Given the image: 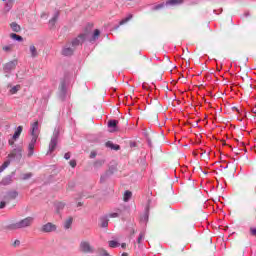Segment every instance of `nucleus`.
<instances>
[{"label": "nucleus", "mask_w": 256, "mask_h": 256, "mask_svg": "<svg viewBox=\"0 0 256 256\" xmlns=\"http://www.w3.org/2000/svg\"><path fill=\"white\" fill-rule=\"evenodd\" d=\"M34 220L35 219L31 216L26 217V218L20 220L19 222L10 224L8 226V229L15 230V229H25V227H31V225H33Z\"/></svg>", "instance_id": "obj_1"}, {"label": "nucleus", "mask_w": 256, "mask_h": 256, "mask_svg": "<svg viewBox=\"0 0 256 256\" xmlns=\"http://www.w3.org/2000/svg\"><path fill=\"white\" fill-rule=\"evenodd\" d=\"M89 36V31L84 32L83 34H80L77 38H75L72 41V47H78V45H82V43H85V40Z\"/></svg>", "instance_id": "obj_2"}, {"label": "nucleus", "mask_w": 256, "mask_h": 256, "mask_svg": "<svg viewBox=\"0 0 256 256\" xmlns=\"http://www.w3.org/2000/svg\"><path fill=\"white\" fill-rule=\"evenodd\" d=\"M41 231L42 233H53V231H57V225L48 222L41 227Z\"/></svg>", "instance_id": "obj_3"}, {"label": "nucleus", "mask_w": 256, "mask_h": 256, "mask_svg": "<svg viewBox=\"0 0 256 256\" xmlns=\"http://www.w3.org/2000/svg\"><path fill=\"white\" fill-rule=\"evenodd\" d=\"M21 133H23V126H18L14 135L12 136V139L8 141L9 145L13 146L15 145V141L21 137Z\"/></svg>", "instance_id": "obj_4"}, {"label": "nucleus", "mask_w": 256, "mask_h": 256, "mask_svg": "<svg viewBox=\"0 0 256 256\" xmlns=\"http://www.w3.org/2000/svg\"><path fill=\"white\" fill-rule=\"evenodd\" d=\"M58 141H59V135L54 134L52 136L50 144H49V151H50V153H53V151H55V148L57 147Z\"/></svg>", "instance_id": "obj_5"}, {"label": "nucleus", "mask_w": 256, "mask_h": 256, "mask_svg": "<svg viewBox=\"0 0 256 256\" xmlns=\"http://www.w3.org/2000/svg\"><path fill=\"white\" fill-rule=\"evenodd\" d=\"M37 131H39L38 120L34 121V123L31 124V136L36 137V139H39V133H37Z\"/></svg>", "instance_id": "obj_6"}, {"label": "nucleus", "mask_w": 256, "mask_h": 256, "mask_svg": "<svg viewBox=\"0 0 256 256\" xmlns=\"http://www.w3.org/2000/svg\"><path fill=\"white\" fill-rule=\"evenodd\" d=\"M119 121L117 120H109L108 127L111 129L110 133H117L119 131Z\"/></svg>", "instance_id": "obj_7"}, {"label": "nucleus", "mask_w": 256, "mask_h": 256, "mask_svg": "<svg viewBox=\"0 0 256 256\" xmlns=\"http://www.w3.org/2000/svg\"><path fill=\"white\" fill-rule=\"evenodd\" d=\"M35 143H37V136L32 137L28 145V157H33V151L35 150Z\"/></svg>", "instance_id": "obj_8"}, {"label": "nucleus", "mask_w": 256, "mask_h": 256, "mask_svg": "<svg viewBox=\"0 0 256 256\" xmlns=\"http://www.w3.org/2000/svg\"><path fill=\"white\" fill-rule=\"evenodd\" d=\"M23 156V148L18 147L15 148L10 154L9 157H14L16 159H21V157Z\"/></svg>", "instance_id": "obj_9"}, {"label": "nucleus", "mask_w": 256, "mask_h": 256, "mask_svg": "<svg viewBox=\"0 0 256 256\" xmlns=\"http://www.w3.org/2000/svg\"><path fill=\"white\" fill-rule=\"evenodd\" d=\"M18 195L19 193H17V191H10L5 195L4 201H6V203H9L13 201V199H17Z\"/></svg>", "instance_id": "obj_10"}, {"label": "nucleus", "mask_w": 256, "mask_h": 256, "mask_svg": "<svg viewBox=\"0 0 256 256\" xmlns=\"http://www.w3.org/2000/svg\"><path fill=\"white\" fill-rule=\"evenodd\" d=\"M80 249L83 251V253H90L91 249H93V246L87 241H82L80 243Z\"/></svg>", "instance_id": "obj_11"}, {"label": "nucleus", "mask_w": 256, "mask_h": 256, "mask_svg": "<svg viewBox=\"0 0 256 256\" xmlns=\"http://www.w3.org/2000/svg\"><path fill=\"white\" fill-rule=\"evenodd\" d=\"M15 67H17V61H10L8 63H6L3 67L4 71L6 73H9V71H13L15 69Z\"/></svg>", "instance_id": "obj_12"}, {"label": "nucleus", "mask_w": 256, "mask_h": 256, "mask_svg": "<svg viewBox=\"0 0 256 256\" xmlns=\"http://www.w3.org/2000/svg\"><path fill=\"white\" fill-rule=\"evenodd\" d=\"M106 147H108L109 149H112L114 151H119V149H121V146L114 144L111 141L106 142Z\"/></svg>", "instance_id": "obj_13"}, {"label": "nucleus", "mask_w": 256, "mask_h": 256, "mask_svg": "<svg viewBox=\"0 0 256 256\" xmlns=\"http://www.w3.org/2000/svg\"><path fill=\"white\" fill-rule=\"evenodd\" d=\"M10 27L15 33H19V31H21V26H19V24H17L16 22H12L10 24Z\"/></svg>", "instance_id": "obj_14"}, {"label": "nucleus", "mask_w": 256, "mask_h": 256, "mask_svg": "<svg viewBox=\"0 0 256 256\" xmlns=\"http://www.w3.org/2000/svg\"><path fill=\"white\" fill-rule=\"evenodd\" d=\"M73 48L71 47H66L63 49L62 54L65 55L66 57H69V55H73Z\"/></svg>", "instance_id": "obj_15"}, {"label": "nucleus", "mask_w": 256, "mask_h": 256, "mask_svg": "<svg viewBox=\"0 0 256 256\" xmlns=\"http://www.w3.org/2000/svg\"><path fill=\"white\" fill-rule=\"evenodd\" d=\"M100 227H109V219H107V217H103L100 219Z\"/></svg>", "instance_id": "obj_16"}, {"label": "nucleus", "mask_w": 256, "mask_h": 256, "mask_svg": "<svg viewBox=\"0 0 256 256\" xmlns=\"http://www.w3.org/2000/svg\"><path fill=\"white\" fill-rule=\"evenodd\" d=\"M131 197H133V193L131 191H126L123 195V201H125V203H127V201H129V199H131Z\"/></svg>", "instance_id": "obj_17"}, {"label": "nucleus", "mask_w": 256, "mask_h": 256, "mask_svg": "<svg viewBox=\"0 0 256 256\" xmlns=\"http://www.w3.org/2000/svg\"><path fill=\"white\" fill-rule=\"evenodd\" d=\"M133 19V15L129 14L126 18L122 19L119 25H125V23H129Z\"/></svg>", "instance_id": "obj_18"}, {"label": "nucleus", "mask_w": 256, "mask_h": 256, "mask_svg": "<svg viewBox=\"0 0 256 256\" xmlns=\"http://www.w3.org/2000/svg\"><path fill=\"white\" fill-rule=\"evenodd\" d=\"M71 225H73V218H68V219L64 222V228H65V229H71Z\"/></svg>", "instance_id": "obj_19"}, {"label": "nucleus", "mask_w": 256, "mask_h": 256, "mask_svg": "<svg viewBox=\"0 0 256 256\" xmlns=\"http://www.w3.org/2000/svg\"><path fill=\"white\" fill-rule=\"evenodd\" d=\"M57 19H59V12H56L53 18L49 21L50 25H55V23H57Z\"/></svg>", "instance_id": "obj_20"}, {"label": "nucleus", "mask_w": 256, "mask_h": 256, "mask_svg": "<svg viewBox=\"0 0 256 256\" xmlns=\"http://www.w3.org/2000/svg\"><path fill=\"white\" fill-rule=\"evenodd\" d=\"M11 164V162L9 160H7L6 162H4L1 166H0V173H3V171H5V169H7V167H9V165Z\"/></svg>", "instance_id": "obj_21"}, {"label": "nucleus", "mask_w": 256, "mask_h": 256, "mask_svg": "<svg viewBox=\"0 0 256 256\" xmlns=\"http://www.w3.org/2000/svg\"><path fill=\"white\" fill-rule=\"evenodd\" d=\"M20 89H21V86H20V85L13 86V87L10 89L11 95H15V93H17V91H19Z\"/></svg>", "instance_id": "obj_22"}, {"label": "nucleus", "mask_w": 256, "mask_h": 256, "mask_svg": "<svg viewBox=\"0 0 256 256\" xmlns=\"http://www.w3.org/2000/svg\"><path fill=\"white\" fill-rule=\"evenodd\" d=\"M11 39H15L16 41H23V37L17 35L15 33L10 34Z\"/></svg>", "instance_id": "obj_23"}, {"label": "nucleus", "mask_w": 256, "mask_h": 256, "mask_svg": "<svg viewBox=\"0 0 256 256\" xmlns=\"http://www.w3.org/2000/svg\"><path fill=\"white\" fill-rule=\"evenodd\" d=\"M30 53L32 57H37V48L33 45L30 46Z\"/></svg>", "instance_id": "obj_24"}, {"label": "nucleus", "mask_w": 256, "mask_h": 256, "mask_svg": "<svg viewBox=\"0 0 256 256\" xmlns=\"http://www.w3.org/2000/svg\"><path fill=\"white\" fill-rule=\"evenodd\" d=\"M167 3H168V5H179V4L183 3V0H170Z\"/></svg>", "instance_id": "obj_25"}, {"label": "nucleus", "mask_w": 256, "mask_h": 256, "mask_svg": "<svg viewBox=\"0 0 256 256\" xmlns=\"http://www.w3.org/2000/svg\"><path fill=\"white\" fill-rule=\"evenodd\" d=\"M109 247H111L112 249H115V247H119V243L115 240H111L109 241Z\"/></svg>", "instance_id": "obj_26"}, {"label": "nucleus", "mask_w": 256, "mask_h": 256, "mask_svg": "<svg viewBox=\"0 0 256 256\" xmlns=\"http://www.w3.org/2000/svg\"><path fill=\"white\" fill-rule=\"evenodd\" d=\"M103 163H105L103 160H97L94 162V167H102Z\"/></svg>", "instance_id": "obj_27"}, {"label": "nucleus", "mask_w": 256, "mask_h": 256, "mask_svg": "<svg viewBox=\"0 0 256 256\" xmlns=\"http://www.w3.org/2000/svg\"><path fill=\"white\" fill-rule=\"evenodd\" d=\"M31 177H33L32 173H26V174H23L22 179L27 180V179H31Z\"/></svg>", "instance_id": "obj_28"}, {"label": "nucleus", "mask_w": 256, "mask_h": 256, "mask_svg": "<svg viewBox=\"0 0 256 256\" xmlns=\"http://www.w3.org/2000/svg\"><path fill=\"white\" fill-rule=\"evenodd\" d=\"M99 35H101V31H99V29H96L93 34V39H97V37H99Z\"/></svg>", "instance_id": "obj_29"}, {"label": "nucleus", "mask_w": 256, "mask_h": 256, "mask_svg": "<svg viewBox=\"0 0 256 256\" xmlns=\"http://www.w3.org/2000/svg\"><path fill=\"white\" fill-rule=\"evenodd\" d=\"M69 165L72 166L73 169H75V167H77V161L71 160V161L69 162Z\"/></svg>", "instance_id": "obj_30"}, {"label": "nucleus", "mask_w": 256, "mask_h": 256, "mask_svg": "<svg viewBox=\"0 0 256 256\" xmlns=\"http://www.w3.org/2000/svg\"><path fill=\"white\" fill-rule=\"evenodd\" d=\"M143 239H145V233H140V235L138 237V243H141V241H143Z\"/></svg>", "instance_id": "obj_31"}, {"label": "nucleus", "mask_w": 256, "mask_h": 256, "mask_svg": "<svg viewBox=\"0 0 256 256\" xmlns=\"http://www.w3.org/2000/svg\"><path fill=\"white\" fill-rule=\"evenodd\" d=\"M250 235H252L253 237L256 236V228H253V227L250 228Z\"/></svg>", "instance_id": "obj_32"}, {"label": "nucleus", "mask_w": 256, "mask_h": 256, "mask_svg": "<svg viewBox=\"0 0 256 256\" xmlns=\"http://www.w3.org/2000/svg\"><path fill=\"white\" fill-rule=\"evenodd\" d=\"M7 200L0 202V209H4L5 205H7Z\"/></svg>", "instance_id": "obj_33"}, {"label": "nucleus", "mask_w": 256, "mask_h": 256, "mask_svg": "<svg viewBox=\"0 0 256 256\" xmlns=\"http://www.w3.org/2000/svg\"><path fill=\"white\" fill-rule=\"evenodd\" d=\"M97 157V154L95 152H91L90 159H95Z\"/></svg>", "instance_id": "obj_34"}, {"label": "nucleus", "mask_w": 256, "mask_h": 256, "mask_svg": "<svg viewBox=\"0 0 256 256\" xmlns=\"http://www.w3.org/2000/svg\"><path fill=\"white\" fill-rule=\"evenodd\" d=\"M64 159H66V160L71 159V154H70V153H66V154L64 155Z\"/></svg>", "instance_id": "obj_35"}, {"label": "nucleus", "mask_w": 256, "mask_h": 256, "mask_svg": "<svg viewBox=\"0 0 256 256\" xmlns=\"http://www.w3.org/2000/svg\"><path fill=\"white\" fill-rule=\"evenodd\" d=\"M110 217H112V218L119 217V214L118 213H112V214H110Z\"/></svg>", "instance_id": "obj_36"}, {"label": "nucleus", "mask_w": 256, "mask_h": 256, "mask_svg": "<svg viewBox=\"0 0 256 256\" xmlns=\"http://www.w3.org/2000/svg\"><path fill=\"white\" fill-rule=\"evenodd\" d=\"M11 49V47H9V46H4L3 47V51H9Z\"/></svg>", "instance_id": "obj_37"}, {"label": "nucleus", "mask_w": 256, "mask_h": 256, "mask_svg": "<svg viewBox=\"0 0 256 256\" xmlns=\"http://www.w3.org/2000/svg\"><path fill=\"white\" fill-rule=\"evenodd\" d=\"M20 241L19 240H16L15 242H14V246L16 247V245H20Z\"/></svg>", "instance_id": "obj_38"}, {"label": "nucleus", "mask_w": 256, "mask_h": 256, "mask_svg": "<svg viewBox=\"0 0 256 256\" xmlns=\"http://www.w3.org/2000/svg\"><path fill=\"white\" fill-rule=\"evenodd\" d=\"M121 247H122V249H125L127 247V244L126 243H122Z\"/></svg>", "instance_id": "obj_39"}, {"label": "nucleus", "mask_w": 256, "mask_h": 256, "mask_svg": "<svg viewBox=\"0 0 256 256\" xmlns=\"http://www.w3.org/2000/svg\"><path fill=\"white\" fill-rule=\"evenodd\" d=\"M61 89H62V90L65 89V83H64V82L61 83Z\"/></svg>", "instance_id": "obj_40"}, {"label": "nucleus", "mask_w": 256, "mask_h": 256, "mask_svg": "<svg viewBox=\"0 0 256 256\" xmlns=\"http://www.w3.org/2000/svg\"><path fill=\"white\" fill-rule=\"evenodd\" d=\"M121 256H129V254L127 252H124Z\"/></svg>", "instance_id": "obj_41"}, {"label": "nucleus", "mask_w": 256, "mask_h": 256, "mask_svg": "<svg viewBox=\"0 0 256 256\" xmlns=\"http://www.w3.org/2000/svg\"><path fill=\"white\" fill-rule=\"evenodd\" d=\"M83 204L81 202L78 203V206L81 207Z\"/></svg>", "instance_id": "obj_42"}, {"label": "nucleus", "mask_w": 256, "mask_h": 256, "mask_svg": "<svg viewBox=\"0 0 256 256\" xmlns=\"http://www.w3.org/2000/svg\"><path fill=\"white\" fill-rule=\"evenodd\" d=\"M156 9H161V6H156Z\"/></svg>", "instance_id": "obj_43"}, {"label": "nucleus", "mask_w": 256, "mask_h": 256, "mask_svg": "<svg viewBox=\"0 0 256 256\" xmlns=\"http://www.w3.org/2000/svg\"><path fill=\"white\" fill-rule=\"evenodd\" d=\"M218 71H221V68H217Z\"/></svg>", "instance_id": "obj_44"}, {"label": "nucleus", "mask_w": 256, "mask_h": 256, "mask_svg": "<svg viewBox=\"0 0 256 256\" xmlns=\"http://www.w3.org/2000/svg\"><path fill=\"white\" fill-rule=\"evenodd\" d=\"M218 71H221V68H217Z\"/></svg>", "instance_id": "obj_45"}, {"label": "nucleus", "mask_w": 256, "mask_h": 256, "mask_svg": "<svg viewBox=\"0 0 256 256\" xmlns=\"http://www.w3.org/2000/svg\"><path fill=\"white\" fill-rule=\"evenodd\" d=\"M218 71H221V68H217Z\"/></svg>", "instance_id": "obj_46"}, {"label": "nucleus", "mask_w": 256, "mask_h": 256, "mask_svg": "<svg viewBox=\"0 0 256 256\" xmlns=\"http://www.w3.org/2000/svg\"><path fill=\"white\" fill-rule=\"evenodd\" d=\"M10 1H15V0H10Z\"/></svg>", "instance_id": "obj_47"}]
</instances>
